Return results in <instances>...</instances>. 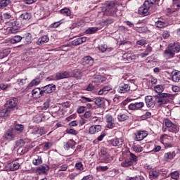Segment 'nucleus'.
Instances as JSON below:
<instances>
[{
	"label": "nucleus",
	"instance_id": "1",
	"mask_svg": "<svg viewBox=\"0 0 180 180\" xmlns=\"http://www.w3.org/2000/svg\"><path fill=\"white\" fill-rule=\"evenodd\" d=\"M180 45L178 43H171L168 45L167 49L164 51V57L167 60L174 58L175 57V53H179Z\"/></svg>",
	"mask_w": 180,
	"mask_h": 180
},
{
	"label": "nucleus",
	"instance_id": "2",
	"mask_svg": "<svg viewBox=\"0 0 180 180\" xmlns=\"http://www.w3.org/2000/svg\"><path fill=\"white\" fill-rule=\"evenodd\" d=\"M157 2V0H146L143 3V6L139 8V13L142 16H148L150 15V8L152 5H154Z\"/></svg>",
	"mask_w": 180,
	"mask_h": 180
},
{
	"label": "nucleus",
	"instance_id": "3",
	"mask_svg": "<svg viewBox=\"0 0 180 180\" xmlns=\"http://www.w3.org/2000/svg\"><path fill=\"white\" fill-rule=\"evenodd\" d=\"M157 99L158 108H163L167 103H169V98H171V94L168 93H162L161 94H157L155 96Z\"/></svg>",
	"mask_w": 180,
	"mask_h": 180
},
{
	"label": "nucleus",
	"instance_id": "4",
	"mask_svg": "<svg viewBox=\"0 0 180 180\" xmlns=\"http://www.w3.org/2000/svg\"><path fill=\"white\" fill-rule=\"evenodd\" d=\"M6 108L11 112L18 109V99L16 98H10L6 101Z\"/></svg>",
	"mask_w": 180,
	"mask_h": 180
},
{
	"label": "nucleus",
	"instance_id": "5",
	"mask_svg": "<svg viewBox=\"0 0 180 180\" xmlns=\"http://www.w3.org/2000/svg\"><path fill=\"white\" fill-rule=\"evenodd\" d=\"M117 9V7L115 4L111 1L105 6V12L107 15L112 16V15H115V13H116Z\"/></svg>",
	"mask_w": 180,
	"mask_h": 180
},
{
	"label": "nucleus",
	"instance_id": "6",
	"mask_svg": "<svg viewBox=\"0 0 180 180\" xmlns=\"http://www.w3.org/2000/svg\"><path fill=\"white\" fill-rule=\"evenodd\" d=\"M134 136L135 141H141L148 136V132L147 131H138L134 134Z\"/></svg>",
	"mask_w": 180,
	"mask_h": 180
},
{
	"label": "nucleus",
	"instance_id": "7",
	"mask_svg": "<svg viewBox=\"0 0 180 180\" xmlns=\"http://www.w3.org/2000/svg\"><path fill=\"white\" fill-rule=\"evenodd\" d=\"M50 170V167L47 165H42L37 168L36 173L39 175H47L49 171Z\"/></svg>",
	"mask_w": 180,
	"mask_h": 180
},
{
	"label": "nucleus",
	"instance_id": "8",
	"mask_svg": "<svg viewBox=\"0 0 180 180\" xmlns=\"http://www.w3.org/2000/svg\"><path fill=\"white\" fill-rule=\"evenodd\" d=\"M144 108V102H135L128 105L129 110H141Z\"/></svg>",
	"mask_w": 180,
	"mask_h": 180
},
{
	"label": "nucleus",
	"instance_id": "9",
	"mask_svg": "<svg viewBox=\"0 0 180 180\" xmlns=\"http://www.w3.org/2000/svg\"><path fill=\"white\" fill-rule=\"evenodd\" d=\"M20 167V165L18 162H12L8 163L5 169L6 171H18V169Z\"/></svg>",
	"mask_w": 180,
	"mask_h": 180
},
{
	"label": "nucleus",
	"instance_id": "10",
	"mask_svg": "<svg viewBox=\"0 0 180 180\" xmlns=\"http://www.w3.org/2000/svg\"><path fill=\"white\" fill-rule=\"evenodd\" d=\"M105 120L107 122L106 127L108 129H113L116 127V124H115V118L110 114H108L105 116Z\"/></svg>",
	"mask_w": 180,
	"mask_h": 180
},
{
	"label": "nucleus",
	"instance_id": "11",
	"mask_svg": "<svg viewBox=\"0 0 180 180\" xmlns=\"http://www.w3.org/2000/svg\"><path fill=\"white\" fill-rule=\"evenodd\" d=\"M117 91L119 94H127L130 91V85L126 83H120L118 86Z\"/></svg>",
	"mask_w": 180,
	"mask_h": 180
},
{
	"label": "nucleus",
	"instance_id": "12",
	"mask_svg": "<svg viewBox=\"0 0 180 180\" xmlns=\"http://www.w3.org/2000/svg\"><path fill=\"white\" fill-rule=\"evenodd\" d=\"M43 94H52L56 91V85L54 84H48L41 88Z\"/></svg>",
	"mask_w": 180,
	"mask_h": 180
},
{
	"label": "nucleus",
	"instance_id": "13",
	"mask_svg": "<svg viewBox=\"0 0 180 180\" xmlns=\"http://www.w3.org/2000/svg\"><path fill=\"white\" fill-rule=\"evenodd\" d=\"M75 146H77V142L73 139H70L64 143L63 147L65 150H68L70 148L74 150V148H75Z\"/></svg>",
	"mask_w": 180,
	"mask_h": 180
},
{
	"label": "nucleus",
	"instance_id": "14",
	"mask_svg": "<svg viewBox=\"0 0 180 180\" xmlns=\"http://www.w3.org/2000/svg\"><path fill=\"white\" fill-rule=\"evenodd\" d=\"M145 103L147 108H154L155 106V101L151 96H146L145 97Z\"/></svg>",
	"mask_w": 180,
	"mask_h": 180
},
{
	"label": "nucleus",
	"instance_id": "15",
	"mask_svg": "<svg viewBox=\"0 0 180 180\" xmlns=\"http://www.w3.org/2000/svg\"><path fill=\"white\" fill-rule=\"evenodd\" d=\"M94 58L89 56H84L82 59V63L83 65H94Z\"/></svg>",
	"mask_w": 180,
	"mask_h": 180
},
{
	"label": "nucleus",
	"instance_id": "16",
	"mask_svg": "<svg viewBox=\"0 0 180 180\" xmlns=\"http://www.w3.org/2000/svg\"><path fill=\"white\" fill-rule=\"evenodd\" d=\"M109 144H111L113 147H119L123 144V141L120 139L115 138L108 141Z\"/></svg>",
	"mask_w": 180,
	"mask_h": 180
},
{
	"label": "nucleus",
	"instance_id": "17",
	"mask_svg": "<svg viewBox=\"0 0 180 180\" xmlns=\"http://www.w3.org/2000/svg\"><path fill=\"white\" fill-rule=\"evenodd\" d=\"M134 56H131V54L130 53H125L122 55V58L121 59L122 61H123L124 63H131V61H133V60H134Z\"/></svg>",
	"mask_w": 180,
	"mask_h": 180
},
{
	"label": "nucleus",
	"instance_id": "18",
	"mask_svg": "<svg viewBox=\"0 0 180 180\" xmlns=\"http://www.w3.org/2000/svg\"><path fill=\"white\" fill-rule=\"evenodd\" d=\"M102 130V127L101 125H93L90 127L89 129V134H96Z\"/></svg>",
	"mask_w": 180,
	"mask_h": 180
},
{
	"label": "nucleus",
	"instance_id": "19",
	"mask_svg": "<svg viewBox=\"0 0 180 180\" xmlns=\"http://www.w3.org/2000/svg\"><path fill=\"white\" fill-rule=\"evenodd\" d=\"M175 155H176V153L175 152H167L164 154V160L165 161H167L169 162V161H172L174 158H175Z\"/></svg>",
	"mask_w": 180,
	"mask_h": 180
},
{
	"label": "nucleus",
	"instance_id": "20",
	"mask_svg": "<svg viewBox=\"0 0 180 180\" xmlns=\"http://www.w3.org/2000/svg\"><path fill=\"white\" fill-rule=\"evenodd\" d=\"M50 38L48 35H44L38 39L37 41V46H43L45 43H49Z\"/></svg>",
	"mask_w": 180,
	"mask_h": 180
},
{
	"label": "nucleus",
	"instance_id": "21",
	"mask_svg": "<svg viewBox=\"0 0 180 180\" xmlns=\"http://www.w3.org/2000/svg\"><path fill=\"white\" fill-rule=\"evenodd\" d=\"M86 41V37H82L76 38L72 41V46H79L80 44H82V43H85Z\"/></svg>",
	"mask_w": 180,
	"mask_h": 180
},
{
	"label": "nucleus",
	"instance_id": "22",
	"mask_svg": "<svg viewBox=\"0 0 180 180\" xmlns=\"http://www.w3.org/2000/svg\"><path fill=\"white\" fill-rule=\"evenodd\" d=\"M70 75L67 71L61 72L56 73V79H64V78H70Z\"/></svg>",
	"mask_w": 180,
	"mask_h": 180
},
{
	"label": "nucleus",
	"instance_id": "23",
	"mask_svg": "<svg viewBox=\"0 0 180 180\" xmlns=\"http://www.w3.org/2000/svg\"><path fill=\"white\" fill-rule=\"evenodd\" d=\"M94 103L98 108H105V100L101 97L96 98Z\"/></svg>",
	"mask_w": 180,
	"mask_h": 180
},
{
	"label": "nucleus",
	"instance_id": "24",
	"mask_svg": "<svg viewBox=\"0 0 180 180\" xmlns=\"http://www.w3.org/2000/svg\"><path fill=\"white\" fill-rule=\"evenodd\" d=\"M32 96H34L35 98H41L43 96V89L41 90L40 88H36L32 90Z\"/></svg>",
	"mask_w": 180,
	"mask_h": 180
},
{
	"label": "nucleus",
	"instance_id": "25",
	"mask_svg": "<svg viewBox=\"0 0 180 180\" xmlns=\"http://www.w3.org/2000/svg\"><path fill=\"white\" fill-rule=\"evenodd\" d=\"M4 139L6 140H12L15 139V134H13V129H9L4 134Z\"/></svg>",
	"mask_w": 180,
	"mask_h": 180
},
{
	"label": "nucleus",
	"instance_id": "26",
	"mask_svg": "<svg viewBox=\"0 0 180 180\" xmlns=\"http://www.w3.org/2000/svg\"><path fill=\"white\" fill-rule=\"evenodd\" d=\"M19 19L20 20H30L32 19V14L25 12L19 16Z\"/></svg>",
	"mask_w": 180,
	"mask_h": 180
},
{
	"label": "nucleus",
	"instance_id": "27",
	"mask_svg": "<svg viewBox=\"0 0 180 180\" xmlns=\"http://www.w3.org/2000/svg\"><path fill=\"white\" fill-rule=\"evenodd\" d=\"M22 39H25L26 44H30L32 43V40H33V37H32V34L30 32H26L24 34Z\"/></svg>",
	"mask_w": 180,
	"mask_h": 180
},
{
	"label": "nucleus",
	"instance_id": "28",
	"mask_svg": "<svg viewBox=\"0 0 180 180\" xmlns=\"http://www.w3.org/2000/svg\"><path fill=\"white\" fill-rule=\"evenodd\" d=\"M22 39H23L22 37L15 35L11 38L10 43H11V44H16V43H20V41H22Z\"/></svg>",
	"mask_w": 180,
	"mask_h": 180
},
{
	"label": "nucleus",
	"instance_id": "29",
	"mask_svg": "<svg viewBox=\"0 0 180 180\" xmlns=\"http://www.w3.org/2000/svg\"><path fill=\"white\" fill-rule=\"evenodd\" d=\"M172 81H174V82H179L180 81V72L179 71H174L172 72Z\"/></svg>",
	"mask_w": 180,
	"mask_h": 180
},
{
	"label": "nucleus",
	"instance_id": "30",
	"mask_svg": "<svg viewBox=\"0 0 180 180\" xmlns=\"http://www.w3.org/2000/svg\"><path fill=\"white\" fill-rule=\"evenodd\" d=\"M117 120L118 122H126V120H129V116L126 114L120 113L117 115Z\"/></svg>",
	"mask_w": 180,
	"mask_h": 180
},
{
	"label": "nucleus",
	"instance_id": "31",
	"mask_svg": "<svg viewBox=\"0 0 180 180\" xmlns=\"http://www.w3.org/2000/svg\"><path fill=\"white\" fill-rule=\"evenodd\" d=\"M109 91H112V86L109 85L105 86L98 91V95H103V94L105 92H109Z\"/></svg>",
	"mask_w": 180,
	"mask_h": 180
},
{
	"label": "nucleus",
	"instance_id": "32",
	"mask_svg": "<svg viewBox=\"0 0 180 180\" xmlns=\"http://www.w3.org/2000/svg\"><path fill=\"white\" fill-rule=\"evenodd\" d=\"M72 76L77 79H81V78L82 77V72H81V70L78 69H75L72 72Z\"/></svg>",
	"mask_w": 180,
	"mask_h": 180
},
{
	"label": "nucleus",
	"instance_id": "33",
	"mask_svg": "<svg viewBox=\"0 0 180 180\" xmlns=\"http://www.w3.org/2000/svg\"><path fill=\"white\" fill-rule=\"evenodd\" d=\"M160 176V173L156 170H150L149 172V178L150 179H157Z\"/></svg>",
	"mask_w": 180,
	"mask_h": 180
},
{
	"label": "nucleus",
	"instance_id": "34",
	"mask_svg": "<svg viewBox=\"0 0 180 180\" xmlns=\"http://www.w3.org/2000/svg\"><path fill=\"white\" fill-rule=\"evenodd\" d=\"M11 111L6 107L4 109L0 110V117H6L9 116Z\"/></svg>",
	"mask_w": 180,
	"mask_h": 180
},
{
	"label": "nucleus",
	"instance_id": "35",
	"mask_svg": "<svg viewBox=\"0 0 180 180\" xmlns=\"http://www.w3.org/2000/svg\"><path fill=\"white\" fill-rule=\"evenodd\" d=\"M168 131H170V133H174L176 134L179 131V127L178 125L173 124L169 129Z\"/></svg>",
	"mask_w": 180,
	"mask_h": 180
},
{
	"label": "nucleus",
	"instance_id": "36",
	"mask_svg": "<svg viewBox=\"0 0 180 180\" xmlns=\"http://www.w3.org/2000/svg\"><path fill=\"white\" fill-rule=\"evenodd\" d=\"M1 18L4 22H7L8 20H11V19H13V16L11 15V13H4L2 15Z\"/></svg>",
	"mask_w": 180,
	"mask_h": 180
},
{
	"label": "nucleus",
	"instance_id": "37",
	"mask_svg": "<svg viewBox=\"0 0 180 180\" xmlns=\"http://www.w3.org/2000/svg\"><path fill=\"white\" fill-rule=\"evenodd\" d=\"M99 30V28L98 27H89L86 30V34H94V33H96Z\"/></svg>",
	"mask_w": 180,
	"mask_h": 180
},
{
	"label": "nucleus",
	"instance_id": "38",
	"mask_svg": "<svg viewBox=\"0 0 180 180\" xmlns=\"http://www.w3.org/2000/svg\"><path fill=\"white\" fill-rule=\"evenodd\" d=\"M8 5H11V0H0V9L6 8Z\"/></svg>",
	"mask_w": 180,
	"mask_h": 180
},
{
	"label": "nucleus",
	"instance_id": "39",
	"mask_svg": "<svg viewBox=\"0 0 180 180\" xmlns=\"http://www.w3.org/2000/svg\"><path fill=\"white\" fill-rule=\"evenodd\" d=\"M41 82L40 77H36L29 84L28 86H36Z\"/></svg>",
	"mask_w": 180,
	"mask_h": 180
},
{
	"label": "nucleus",
	"instance_id": "40",
	"mask_svg": "<svg viewBox=\"0 0 180 180\" xmlns=\"http://www.w3.org/2000/svg\"><path fill=\"white\" fill-rule=\"evenodd\" d=\"M42 146H43L44 151H47L53 147V143H52V142H45V143H42Z\"/></svg>",
	"mask_w": 180,
	"mask_h": 180
},
{
	"label": "nucleus",
	"instance_id": "41",
	"mask_svg": "<svg viewBox=\"0 0 180 180\" xmlns=\"http://www.w3.org/2000/svg\"><path fill=\"white\" fill-rule=\"evenodd\" d=\"M9 32L13 33V34L18 33L19 32V24H15L9 28Z\"/></svg>",
	"mask_w": 180,
	"mask_h": 180
},
{
	"label": "nucleus",
	"instance_id": "42",
	"mask_svg": "<svg viewBox=\"0 0 180 180\" xmlns=\"http://www.w3.org/2000/svg\"><path fill=\"white\" fill-rule=\"evenodd\" d=\"M60 13H61V15H64V16H71V10L65 8L60 11Z\"/></svg>",
	"mask_w": 180,
	"mask_h": 180
},
{
	"label": "nucleus",
	"instance_id": "43",
	"mask_svg": "<svg viewBox=\"0 0 180 180\" xmlns=\"http://www.w3.org/2000/svg\"><path fill=\"white\" fill-rule=\"evenodd\" d=\"M42 162L43 160L41 159V156H37L32 161L34 165H40Z\"/></svg>",
	"mask_w": 180,
	"mask_h": 180
},
{
	"label": "nucleus",
	"instance_id": "44",
	"mask_svg": "<svg viewBox=\"0 0 180 180\" xmlns=\"http://www.w3.org/2000/svg\"><path fill=\"white\" fill-rule=\"evenodd\" d=\"M5 25H6V26H9L11 28L16 25V19L13 18L12 19L8 20V21H5Z\"/></svg>",
	"mask_w": 180,
	"mask_h": 180
},
{
	"label": "nucleus",
	"instance_id": "45",
	"mask_svg": "<svg viewBox=\"0 0 180 180\" xmlns=\"http://www.w3.org/2000/svg\"><path fill=\"white\" fill-rule=\"evenodd\" d=\"M164 91V87H162V85H157L155 86V92L158 94V95H160L161 94H163L162 92Z\"/></svg>",
	"mask_w": 180,
	"mask_h": 180
},
{
	"label": "nucleus",
	"instance_id": "46",
	"mask_svg": "<svg viewBox=\"0 0 180 180\" xmlns=\"http://www.w3.org/2000/svg\"><path fill=\"white\" fill-rule=\"evenodd\" d=\"M84 21L80 20L79 22L72 24V26L70 27V29L72 30L75 29V27H81V26H84Z\"/></svg>",
	"mask_w": 180,
	"mask_h": 180
},
{
	"label": "nucleus",
	"instance_id": "47",
	"mask_svg": "<svg viewBox=\"0 0 180 180\" xmlns=\"http://www.w3.org/2000/svg\"><path fill=\"white\" fill-rule=\"evenodd\" d=\"M131 165H133V163L129 160H124L121 163V166H122L124 168L131 167Z\"/></svg>",
	"mask_w": 180,
	"mask_h": 180
},
{
	"label": "nucleus",
	"instance_id": "48",
	"mask_svg": "<svg viewBox=\"0 0 180 180\" xmlns=\"http://www.w3.org/2000/svg\"><path fill=\"white\" fill-rule=\"evenodd\" d=\"M155 26L159 29H162L164 27H167V23H165V22L158 20L155 22Z\"/></svg>",
	"mask_w": 180,
	"mask_h": 180
},
{
	"label": "nucleus",
	"instance_id": "49",
	"mask_svg": "<svg viewBox=\"0 0 180 180\" xmlns=\"http://www.w3.org/2000/svg\"><path fill=\"white\" fill-rule=\"evenodd\" d=\"M103 160L105 164H109V162H110L111 161H113V157H112V156H110V155L108 154L103 157Z\"/></svg>",
	"mask_w": 180,
	"mask_h": 180
},
{
	"label": "nucleus",
	"instance_id": "50",
	"mask_svg": "<svg viewBox=\"0 0 180 180\" xmlns=\"http://www.w3.org/2000/svg\"><path fill=\"white\" fill-rule=\"evenodd\" d=\"M50 102H51V100L47 99L46 102L44 103L41 110H47V109L50 108Z\"/></svg>",
	"mask_w": 180,
	"mask_h": 180
},
{
	"label": "nucleus",
	"instance_id": "51",
	"mask_svg": "<svg viewBox=\"0 0 180 180\" xmlns=\"http://www.w3.org/2000/svg\"><path fill=\"white\" fill-rule=\"evenodd\" d=\"M163 122H164V124L166 126V127H167L168 129H169L171 126L174 124V123H172L171 120L168 118L164 119Z\"/></svg>",
	"mask_w": 180,
	"mask_h": 180
},
{
	"label": "nucleus",
	"instance_id": "52",
	"mask_svg": "<svg viewBox=\"0 0 180 180\" xmlns=\"http://www.w3.org/2000/svg\"><path fill=\"white\" fill-rule=\"evenodd\" d=\"M25 144H26V142H25V140L23 139H19L15 142L16 147L22 148Z\"/></svg>",
	"mask_w": 180,
	"mask_h": 180
},
{
	"label": "nucleus",
	"instance_id": "53",
	"mask_svg": "<svg viewBox=\"0 0 180 180\" xmlns=\"http://www.w3.org/2000/svg\"><path fill=\"white\" fill-rule=\"evenodd\" d=\"M96 169L98 172H105V171H108L109 169V167L108 166H98L96 167Z\"/></svg>",
	"mask_w": 180,
	"mask_h": 180
},
{
	"label": "nucleus",
	"instance_id": "54",
	"mask_svg": "<svg viewBox=\"0 0 180 180\" xmlns=\"http://www.w3.org/2000/svg\"><path fill=\"white\" fill-rule=\"evenodd\" d=\"M82 103H86V102H94V100L91 98L86 97L85 96H81Z\"/></svg>",
	"mask_w": 180,
	"mask_h": 180
},
{
	"label": "nucleus",
	"instance_id": "55",
	"mask_svg": "<svg viewBox=\"0 0 180 180\" xmlns=\"http://www.w3.org/2000/svg\"><path fill=\"white\" fill-rule=\"evenodd\" d=\"M170 175L172 179H176V180L179 179V172H178V171L172 172Z\"/></svg>",
	"mask_w": 180,
	"mask_h": 180
},
{
	"label": "nucleus",
	"instance_id": "56",
	"mask_svg": "<svg viewBox=\"0 0 180 180\" xmlns=\"http://www.w3.org/2000/svg\"><path fill=\"white\" fill-rule=\"evenodd\" d=\"M93 82H95V84H101L103 82V79L101 77V76H96L93 79Z\"/></svg>",
	"mask_w": 180,
	"mask_h": 180
},
{
	"label": "nucleus",
	"instance_id": "57",
	"mask_svg": "<svg viewBox=\"0 0 180 180\" xmlns=\"http://www.w3.org/2000/svg\"><path fill=\"white\" fill-rule=\"evenodd\" d=\"M75 168L79 171H84V165H82V162H77L75 164Z\"/></svg>",
	"mask_w": 180,
	"mask_h": 180
},
{
	"label": "nucleus",
	"instance_id": "58",
	"mask_svg": "<svg viewBox=\"0 0 180 180\" xmlns=\"http://www.w3.org/2000/svg\"><path fill=\"white\" fill-rule=\"evenodd\" d=\"M35 134H39V136H43V134H46V131H44V128L37 129L35 130Z\"/></svg>",
	"mask_w": 180,
	"mask_h": 180
},
{
	"label": "nucleus",
	"instance_id": "59",
	"mask_svg": "<svg viewBox=\"0 0 180 180\" xmlns=\"http://www.w3.org/2000/svg\"><path fill=\"white\" fill-rule=\"evenodd\" d=\"M8 56V53H6V49L0 50V60L2 58H5V57Z\"/></svg>",
	"mask_w": 180,
	"mask_h": 180
},
{
	"label": "nucleus",
	"instance_id": "60",
	"mask_svg": "<svg viewBox=\"0 0 180 180\" xmlns=\"http://www.w3.org/2000/svg\"><path fill=\"white\" fill-rule=\"evenodd\" d=\"M58 168L59 172H60V171H67V169H68V165L63 164L61 166H59Z\"/></svg>",
	"mask_w": 180,
	"mask_h": 180
},
{
	"label": "nucleus",
	"instance_id": "61",
	"mask_svg": "<svg viewBox=\"0 0 180 180\" xmlns=\"http://www.w3.org/2000/svg\"><path fill=\"white\" fill-rule=\"evenodd\" d=\"M137 156L134 155V153H130V158L129 160L133 164V162H137Z\"/></svg>",
	"mask_w": 180,
	"mask_h": 180
},
{
	"label": "nucleus",
	"instance_id": "62",
	"mask_svg": "<svg viewBox=\"0 0 180 180\" xmlns=\"http://www.w3.org/2000/svg\"><path fill=\"white\" fill-rule=\"evenodd\" d=\"M26 81H27V79H18L17 82L20 86H23V85H25Z\"/></svg>",
	"mask_w": 180,
	"mask_h": 180
},
{
	"label": "nucleus",
	"instance_id": "63",
	"mask_svg": "<svg viewBox=\"0 0 180 180\" xmlns=\"http://www.w3.org/2000/svg\"><path fill=\"white\" fill-rule=\"evenodd\" d=\"M70 47H71V44H67L66 45H63L60 46V49L62 50V51H68Z\"/></svg>",
	"mask_w": 180,
	"mask_h": 180
},
{
	"label": "nucleus",
	"instance_id": "64",
	"mask_svg": "<svg viewBox=\"0 0 180 180\" xmlns=\"http://www.w3.org/2000/svg\"><path fill=\"white\" fill-rule=\"evenodd\" d=\"M149 82L150 83V85L153 86V85H155V84H157L158 82V80H157V78L151 76L150 78H149Z\"/></svg>",
	"mask_w": 180,
	"mask_h": 180
}]
</instances>
